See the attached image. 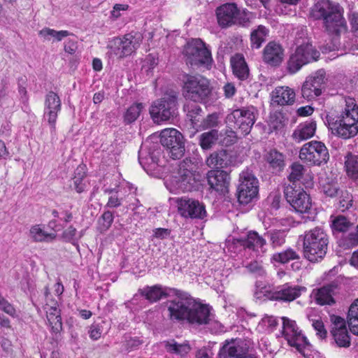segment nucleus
Here are the masks:
<instances>
[{
  "label": "nucleus",
  "instance_id": "nucleus-4",
  "mask_svg": "<svg viewBox=\"0 0 358 358\" xmlns=\"http://www.w3.org/2000/svg\"><path fill=\"white\" fill-rule=\"evenodd\" d=\"M181 80L182 94L185 99L194 103H209L216 99L209 80L201 75L184 74Z\"/></svg>",
  "mask_w": 358,
  "mask_h": 358
},
{
  "label": "nucleus",
  "instance_id": "nucleus-12",
  "mask_svg": "<svg viewBox=\"0 0 358 358\" xmlns=\"http://www.w3.org/2000/svg\"><path fill=\"white\" fill-rule=\"evenodd\" d=\"M299 158L307 164L320 166L327 163L329 153L324 143L311 141L301 147Z\"/></svg>",
  "mask_w": 358,
  "mask_h": 358
},
{
  "label": "nucleus",
  "instance_id": "nucleus-25",
  "mask_svg": "<svg viewBox=\"0 0 358 358\" xmlns=\"http://www.w3.org/2000/svg\"><path fill=\"white\" fill-rule=\"evenodd\" d=\"M295 92L287 86L276 87L271 93V104L273 106L292 105L295 101Z\"/></svg>",
  "mask_w": 358,
  "mask_h": 358
},
{
  "label": "nucleus",
  "instance_id": "nucleus-7",
  "mask_svg": "<svg viewBox=\"0 0 358 358\" xmlns=\"http://www.w3.org/2000/svg\"><path fill=\"white\" fill-rule=\"evenodd\" d=\"M217 20L222 28L234 25L248 27L250 24L251 13L245 10H240L234 3H224L215 10Z\"/></svg>",
  "mask_w": 358,
  "mask_h": 358
},
{
  "label": "nucleus",
  "instance_id": "nucleus-16",
  "mask_svg": "<svg viewBox=\"0 0 358 358\" xmlns=\"http://www.w3.org/2000/svg\"><path fill=\"white\" fill-rule=\"evenodd\" d=\"M160 143L173 159H180L185 153L183 136L176 129H164L160 134Z\"/></svg>",
  "mask_w": 358,
  "mask_h": 358
},
{
  "label": "nucleus",
  "instance_id": "nucleus-49",
  "mask_svg": "<svg viewBox=\"0 0 358 358\" xmlns=\"http://www.w3.org/2000/svg\"><path fill=\"white\" fill-rule=\"evenodd\" d=\"M39 35L45 40H50L51 37L55 38L57 41H60L64 37L70 35L66 30L56 31L50 28H44L39 31Z\"/></svg>",
  "mask_w": 358,
  "mask_h": 358
},
{
  "label": "nucleus",
  "instance_id": "nucleus-20",
  "mask_svg": "<svg viewBox=\"0 0 358 358\" xmlns=\"http://www.w3.org/2000/svg\"><path fill=\"white\" fill-rule=\"evenodd\" d=\"M178 211L185 218L203 220L206 217L204 204L198 200L182 197L177 201Z\"/></svg>",
  "mask_w": 358,
  "mask_h": 358
},
{
  "label": "nucleus",
  "instance_id": "nucleus-39",
  "mask_svg": "<svg viewBox=\"0 0 358 358\" xmlns=\"http://www.w3.org/2000/svg\"><path fill=\"white\" fill-rule=\"evenodd\" d=\"M345 168L346 173L353 180L358 179V155L348 154L345 157Z\"/></svg>",
  "mask_w": 358,
  "mask_h": 358
},
{
  "label": "nucleus",
  "instance_id": "nucleus-1",
  "mask_svg": "<svg viewBox=\"0 0 358 358\" xmlns=\"http://www.w3.org/2000/svg\"><path fill=\"white\" fill-rule=\"evenodd\" d=\"M345 107L336 114L331 112L326 115V123L331 133L344 139L350 138L358 133V106L355 99L345 97Z\"/></svg>",
  "mask_w": 358,
  "mask_h": 358
},
{
  "label": "nucleus",
  "instance_id": "nucleus-17",
  "mask_svg": "<svg viewBox=\"0 0 358 358\" xmlns=\"http://www.w3.org/2000/svg\"><path fill=\"white\" fill-rule=\"evenodd\" d=\"M240 184L237 189V198L240 203L246 205L258 194V180L248 170L240 174Z\"/></svg>",
  "mask_w": 358,
  "mask_h": 358
},
{
  "label": "nucleus",
  "instance_id": "nucleus-43",
  "mask_svg": "<svg viewBox=\"0 0 358 358\" xmlns=\"http://www.w3.org/2000/svg\"><path fill=\"white\" fill-rule=\"evenodd\" d=\"M352 226V223L345 216L338 215L336 217L331 223L332 231L334 234L336 233H344L349 230Z\"/></svg>",
  "mask_w": 358,
  "mask_h": 358
},
{
  "label": "nucleus",
  "instance_id": "nucleus-64",
  "mask_svg": "<svg viewBox=\"0 0 358 358\" xmlns=\"http://www.w3.org/2000/svg\"><path fill=\"white\" fill-rule=\"evenodd\" d=\"M223 90H224V96L227 98H231L235 94V93L236 92V89L234 85L231 83H227L224 86Z\"/></svg>",
  "mask_w": 358,
  "mask_h": 358
},
{
  "label": "nucleus",
  "instance_id": "nucleus-57",
  "mask_svg": "<svg viewBox=\"0 0 358 358\" xmlns=\"http://www.w3.org/2000/svg\"><path fill=\"white\" fill-rule=\"evenodd\" d=\"M0 309L10 316H13L15 314V310L13 308V306L7 300H6L1 294Z\"/></svg>",
  "mask_w": 358,
  "mask_h": 358
},
{
  "label": "nucleus",
  "instance_id": "nucleus-8",
  "mask_svg": "<svg viewBox=\"0 0 358 358\" xmlns=\"http://www.w3.org/2000/svg\"><path fill=\"white\" fill-rule=\"evenodd\" d=\"M141 41L142 36L138 32L131 31L122 37H115L108 41L107 54L110 58L121 59L134 52Z\"/></svg>",
  "mask_w": 358,
  "mask_h": 358
},
{
  "label": "nucleus",
  "instance_id": "nucleus-11",
  "mask_svg": "<svg viewBox=\"0 0 358 358\" xmlns=\"http://www.w3.org/2000/svg\"><path fill=\"white\" fill-rule=\"evenodd\" d=\"M176 296L166 303L169 317L172 322H187L194 298L180 290H176Z\"/></svg>",
  "mask_w": 358,
  "mask_h": 358
},
{
  "label": "nucleus",
  "instance_id": "nucleus-9",
  "mask_svg": "<svg viewBox=\"0 0 358 358\" xmlns=\"http://www.w3.org/2000/svg\"><path fill=\"white\" fill-rule=\"evenodd\" d=\"M178 95L176 92H166L152 104L150 113L153 121L157 124L169 120L177 114Z\"/></svg>",
  "mask_w": 358,
  "mask_h": 358
},
{
  "label": "nucleus",
  "instance_id": "nucleus-3",
  "mask_svg": "<svg viewBox=\"0 0 358 358\" xmlns=\"http://www.w3.org/2000/svg\"><path fill=\"white\" fill-rule=\"evenodd\" d=\"M199 164V159L195 157H187L180 162L171 180L173 187L182 192L198 190L201 186Z\"/></svg>",
  "mask_w": 358,
  "mask_h": 358
},
{
  "label": "nucleus",
  "instance_id": "nucleus-24",
  "mask_svg": "<svg viewBox=\"0 0 358 358\" xmlns=\"http://www.w3.org/2000/svg\"><path fill=\"white\" fill-rule=\"evenodd\" d=\"M207 179L210 187L216 192L223 194L227 192L230 178L226 171H210L208 173Z\"/></svg>",
  "mask_w": 358,
  "mask_h": 358
},
{
  "label": "nucleus",
  "instance_id": "nucleus-31",
  "mask_svg": "<svg viewBox=\"0 0 358 358\" xmlns=\"http://www.w3.org/2000/svg\"><path fill=\"white\" fill-rule=\"evenodd\" d=\"M336 285L329 284L317 289L315 295V299L320 305H331L335 303L333 298L334 291L336 289Z\"/></svg>",
  "mask_w": 358,
  "mask_h": 358
},
{
  "label": "nucleus",
  "instance_id": "nucleus-37",
  "mask_svg": "<svg viewBox=\"0 0 358 358\" xmlns=\"http://www.w3.org/2000/svg\"><path fill=\"white\" fill-rule=\"evenodd\" d=\"M264 236L269 240L273 248H276L285 243L287 234L285 230L271 229L265 232Z\"/></svg>",
  "mask_w": 358,
  "mask_h": 358
},
{
  "label": "nucleus",
  "instance_id": "nucleus-42",
  "mask_svg": "<svg viewBox=\"0 0 358 358\" xmlns=\"http://www.w3.org/2000/svg\"><path fill=\"white\" fill-rule=\"evenodd\" d=\"M218 139V131L211 129L209 131L204 132L199 136V145L203 150H208L216 143Z\"/></svg>",
  "mask_w": 358,
  "mask_h": 358
},
{
  "label": "nucleus",
  "instance_id": "nucleus-50",
  "mask_svg": "<svg viewBox=\"0 0 358 358\" xmlns=\"http://www.w3.org/2000/svg\"><path fill=\"white\" fill-rule=\"evenodd\" d=\"M353 196L352 194L347 190H341L339 194L338 200V209L345 212L353 206Z\"/></svg>",
  "mask_w": 358,
  "mask_h": 358
},
{
  "label": "nucleus",
  "instance_id": "nucleus-40",
  "mask_svg": "<svg viewBox=\"0 0 358 358\" xmlns=\"http://www.w3.org/2000/svg\"><path fill=\"white\" fill-rule=\"evenodd\" d=\"M347 318L351 332L358 335V299L350 306Z\"/></svg>",
  "mask_w": 358,
  "mask_h": 358
},
{
  "label": "nucleus",
  "instance_id": "nucleus-6",
  "mask_svg": "<svg viewBox=\"0 0 358 358\" xmlns=\"http://www.w3.org/2000/svg\"><path fill=\"white\" fill-rule=\"evenodd\" d=\"M301 34L302 36L295 38L296 48L287 62V71L292 74L299 71L304 65L317 61L320 55V52L313 46L309 40L303 37L305 34Z\"/></svg>",
  "mask_w": 358,
  "mask_h": 358
},
{
  "label": "nucleus",
  "instance_id": "nucleus-21",
  "mask_svg": "<svg viewBox=\"0 0 358 358\" xmlns=\"http://www.w3.org/2000/svg\"><path fill=\"white\" fill-rule=\"evenodd\" d=\"M211 320L210 307L193 299L191 311L188 315L187 322L192 324H207Z\"/></svg>",
  "mask_w": 358,
  "mask_h": 358
},
{
  "label": "nucleus",
  "instance_id": "nucleus-30",
  "mask_svg": "<svg viewBox=\"0 0 358 358\" xmlns=\"http://www.w3.org/2000/svg\"><path fill=\"white\" fill-rule=\"evenodd\" d=\"M49 306L46 304L45 310L47 319L51 329L54 333H59L62 329V322L60 315V310L55 306Z\"/></svg>",
  "mask_w": 358,
  "mask_h": 358
},
{
  "label": "nucleus",
  "instance_id": "nucleus-28",
  "mask_svg": "<svg viewBox=\"0 0 358 358\" xmlns=\"http://www.w3.org/2000/svg\"><path fill=\"white\" fill-rule=\"evenodd\" d=\"M286 156L275 148L270 149L264 155V159L273 173L282 171L285 166Z\"/></svg>",
  "mask_w": 358,
  "mask_h": 358
},
{
  "label": "nucleus",
  "instance_id": "nucleus-60",
  "mask_svg": "<svg viewBox=\"0 0 358 358\" xmlns=\"http://www.w3.org/2000/svg\"><path fill=\"white\" fill-rule=\"evenodd\" d=\"M324 193L330 197H334L340 194L341 191L336 185H327L323 187Z\"/></svg>",
  "mask_w": 358,
  "mask_h": 358
},
{
  "label": "nucleus",
  "instance_id": "nucleus-61",
  "mask_svg": "<svg viewBox=\"0 0 358 358\" xmlns=\"http://www.w3.org/2000/svg\"><path fill=\"white\" fill-rule=\"evenodd\" d=\"M333 324L334 325L332 330H341V329H347L345 321L343 318L339 316H334L331 318Z\"/></svg>",
  "mask_w": 358,
  "mask_h": 358
},
{
  "label": "nucleus",
  "instance_id": "nucleus-23",
  "mask_svg": "<svg viewBox=\"0 0 358 358\" xmlns=\"http://www.w3.org/2000/svg\"><path fill=\"white\" fill-rule=\"evenodd\" d=\"M262 57L266 64L278 66L283 61L284 50L279 43L271 41L265 46Z\"/></svg>",
  "mask_w": 358,
  "mask_h": 358
},
{
  "label": "nucleus",
  "instance_id": "nucleus-52",
  "mask_svg": "<svg viewBox=\"0 0 358 358\" xmlns=\"http://www.w3.org/2000/svg\"><path fill=\"white\" fill-rule=\"evenodd\" d=\"M245 268L248 272L252 274L255 278H262L266 275V270L264 269L262 263L256 260L252 261L245 265Z\"/></svg>",
  "mask_w": 358,
  "mask_h": 358
},
{
  "label": "nucleus",
  "instance_id": "nucleus-35",
  "mask_svg": "<svg viewBox=\"0 0 358 358\" xmlns=\"http://www.w3.org/2000/svg\"><path fill=\"white\" fill-rule=\"evenodd\" d=\"M162 345L168 352L181 357L186 355L191 350L188 343H178L174 339L164 341Z\"/></svg>",
  "mask_w": 358,
  "mask_h": 358
},
{
  "label": "nucleus",
  "instance_id": "nucleus-26",
  "mask_svg": "<svg viewBox=\"0 0 358 358\" xmlns=\"http://www.w3.org/2000/svg\"><path fill=\"white\" fill-rule=\"evenodd\" d=\"M305 287L299 285H289L285 284L278 288V290L272 294L271 299L276 301H282L284 302H290L301 294V291H304Z\"/></svg>",
  "mask_w": 358,
  "mask_h": 358
},
{
  "label": "nucleus",
  "instance_id": "nucleus-58",
  "mask_svg": "<svg viewBox=\"0 0 358 358\" xmlns=\"http://www.w3.org/2000/svg\"><path fill=\"white\" fill-rule=\"evenodd\" d=\"M89 335L91 339L96 341L98 340L102 334V328L99 324H92L89 329Z\"/></svg>",
  "mask_w": 358,
  "mask_h": 358
},
{
  "label": "nucleus",
  "instance_id": "nucleus-22",
  "mask_svg": "<svg viewBox=\"0 0 358 358\" xmlns=\"http://www.w3.org/2000/svg\"><path fill=\"white\" fill-rule=\"evenodd\" d=\"M142 145L138 151V162L145 169H154L159 162L161 149L157 144H152L148 148Z\"/></svg>",
  "mask_w": 358,
  "mask_h": 358
},
{
  "label": "nucleus",
  "instance_id": "nucleus-34",
  "mask_svg": "<svg viewBox=\"0 0 358 358\" xmlns=\"http://www.w3.org/2000/svg\"><path fill=\"white\" fill-rule=\"evenodd\" d=\"M206 163L210 168L219 170L227 167L229 163L228 155L226 150L215 151L206 159Z\"/></svg>",
  "mask_w": 358,
  "mask_h": 358
},
{
  "label": "nucleus",
  "instance_id": "nucleus-55",
  "mask_svg": "<svg viewBox=\"0 0 358 358\" xmlns=\"http://www.w3.org/2000/svg\"><path fill=\"white\" fill-rule=\"evenodd\" d=\"M205 129L213 128L218 124V115L215 113L208 115L202 122Z\"/></svg>",
  "mask_w": 358,
  "mask_h": 358
},
{
  "label": "nucleus",
  "instance_id": "nucleus-14",
  "mask_svg": "<svg viewBox=\"0 0 358 358\" xmlns=\"http://www.w3.org/2000/svg\"><path fill=\"white\" fill-rule=\"evenodd\" d=\"M284 194L287 201L296 212L309 215L315 214L310 195L301 186L288 185L284 188Z\"/></svg>",
  "mask_w": 358,
  "mask_h": 358
},
{
  "label": "nucleus",
  "instance_id": "nucleus-32",
  "mask_svg": "<svg viewBox=\"0 0 358 358\" xmlns=\"http://www.w3.org/2000/svg\"><path fill=\"white\" fill-rule=\"evenodd\" d=\"M231 64L234 74L240 80H245L249 76V69L243 56L236 54L231 59Z\"/></svg>",
  "mask_w": 358,
  "mask_h": 358
},
{
  "label": "nucleus",
  "instance_id": "nucleus-46",
  "mask_svg": "<svg viewBox=\"0 0 358 358\" xmlns=\"http://www.w3.org/2000/svg\"><path fill=\"white\" fill-rule=\"evenodd\" d=\"M331 334L337 346L340 348H348L350 346V337L347 329L331 330Z\"/></svg>",
  "mask_w": 358,
  "mask_h": 358
},
{
  "label": "nucleus",
  "instance_id": "nucleus-44",
  "mask_svg": "<svg viewBox=\"0 0 358 358\" xmlns=\"http://www.w3.org/2000/svg\"><path fill=\"white\" fill-rule=\"evenodd\" d=\"M299 255L292 248L273 255L271 261L280 264H286L291 260L299 259Z\"/></svg>",
  "mask_w": 358,
  "mask_h": 358
},
{
  "label": "nucleus",
  "instance_id": "nucleus-62",
  "mask_svg": "<svg viewBox=\"0 0 358 358\" xmlns=\"http://www.w3.org/2000/svg\"><path fill=\"white\" fill-rule=\"evenodd\" d=\"M170 235V230L164 228H157L154 230L153 236L159 238L164 239Z\"/></svg>",
  "mask_w": 358,
  "mask_h": 358
},
{
  "label": "nucleus",
  "instance_id": "nucleus-19",
  "mask_svg": "<svg viewBox=\"0 0 358 358\" xmlns=\"http://www.w3.org/2000/svg\"><path fill=\"white\" fill-rule=\"evenodd\" d=\"M62 109L59 96L55 92H49L45 98L43 120L50 127V133L55 134L58 113Z\"/></svg>",
  "mask_w": 358,
  "mask_h": 358
},
{
  "label": "nucleus",
  "instance_id": "nucleus-5",
  "mask_svg": "<svg viewBox=\"0 0 358 358\" xmlns=\"http://www.w3.org/2000/svg\"><path fill=\"white\" fill-rule=\"evenodd\" d=\"M329 245V236L324 229L317 227L306 231L303 236V252L311 262L321 261L325 257Z\"/></svg>",
  "mask_w": 358,
  "mask_h": 358
},
{
  "label": "nucleus",
  "instance_id": "nucleus-45",
  "mask_svg": "<svg viewBox=\"0 0 358 358\" xmlns=\"http://www.w3.org/2000/svg\"><path fill=\"white\" fill-rule=\"evenodd\" d=\"M184 110L192 124L196 126L201 116L202 109L201 106L194 103H189L184 106Z\"/></svg>",
  "mask_w": 358,
  "mask_h": 358
},
{
  "label": "nucleus",
  "instance_id": "nucleus-27",
  "mask_svg": "<svg viewBox=\"0 0 358 358\" xmlns=\"http://www.w3.org/2000/svg\"><path fill=\"white\" fill-rule=\"evenodd\" d=\"M241 245L244 248L252 250L259 253H265L266 252V238L260 236L257 232L251 231L248 232L245 238L239 240Z\"/></svg>",
  "mask_w": 358,
  "mask_h": 358
},
{
  "label": "nucleus",
  "instance_id": "nucleus-29",
  "mask_svg": "<svg viewBox=\"0 0 358 358\" xmlns=\"http://www.w3.org/2000/svg\"><path fill=\"white\" fill-rule=\"evenodd\" d=\"M316 130V122L313 120L306 121L300 124L294 130L292 137L297 141L307 140L314 136Z\"/></svg>",
  "mask_w": 358,
  "mask_h": 358
},
{
  "label": "nucleus",
  "instance_id": "nucleus-63",
  "mask_svg": "<svg viewBox=\"0 0 358 358\" xmlns=\"http://www.w3.org/2000/svg\"><path fill=\"white\" fill-rule=\"evenodd\" d=\"M262 322L267 325L271 330L274 329L278 322L277 319L273 316H266L262 319Z\"/></svg>",
  "mask_w": 358,
  "mask_h": 358
},
{
  "label": "nucleus",
  "instance_id": "nucleus-38",
  "mask_svg": "<svg viewBox=\"0 0 358 358\" xmlns=\"http://www.w3.org/2000/svg\"><path fill=\"white\" fill-rule=\"evenodd\" d=\"M139 292L142 296H144L150 302H156L163 296H166L162 290V286L158 285L152 287L148 286L142 289H139Z\"/></svg>",
  "mask_w": 358,
  "mask_h": 358
},
{
  "label": "nucleus",
  "instance_id": "nucleus-36",
  "mask_svg": "<svg viewBox=\"0 0 358 358\" xmlns=\"http://www.w3.org/2000/svg\"><path fill=\"white\" fill-rule=\"evenodd\" d=\"M268 34V29L263 25H259L257 29L252 30L250 34L251 48L252 49H259L266 41Z\"/></svg>",
  "mask_w": 358,
  "mask_h": 358
},
{
  "label": "nucleus",
  "instance_id": "nucleus-15",
  "mask_svg": "<svg viewBox=\"0 0 358 358\" xmlns=\"http://www.w3.org/2000/svg\"><path fill=\"white\" fill-rule=\"evenodd\" d=\"M255 112L253 106L236 109L227 115V122L240 132V135L245 136L250 132L255 122Z\"/></svg>",
  "mask_w": 358,
  "mask_h": 358
},
{
  "label": "nucleus",
  "instance_id": "nucleus-33",
  "mask_svg": "<svg viewBox=\"0 0 358 358\" xmlns=\"http://www.w3.org/2000/svg\"><path fill=\"white\" fill-rule=\"evenodd\" d=\"M250 355H245L243 348L236 346L234 341H226L219 352L218 358H248Z\"/></svg>",
  "mask_w": 358,
  "mask_h": 358
},
{
  "label": "nucleus",
  "instance_id": "nucleus-13",
  "mask_svg": "<svg viewBox=\"0 0 358 358\" xmlns=\"http://www.w3.org/2000/svg\"><path fill=\"white\" fill-rule=\"evenodd\" d=\"M281 320L282 321L281 331L282 336L290 346L294 347L305 357L309 358L310 355H306L305 350L310 345L307 338L302 334L296 322L286 317H282Z\"/></svg>",
  "mask_w": 358,
  "mask_h": 358
},
{
  "label": "nucleus",
  "instance_id": "nucleus-54",
  "mask_svg": "<svg viewBox=\"0 0 358 358\" xmlns=\"http://www.w3.org/2000/svg\"><path fill=\"white\" fill-rule=\"evenodd\" d=\"M345 245L350 248L358 245V224L356 227L355 231H352L345 238Z\"/></svg>",
  "mask_w": 358,
  "mask_h": 358
},
{
  "label": "nucleus",
  "instance_id": "nucleus-51",
  "mask_svg": "<svg viewBox=\"0 0 358 358\" xmlns=\"http://www.w3.org/2000/svg\"><path fill=\"white\" fill-rule=\"evenodd\" d=\"M114 220L112 212L105 211L98 220V229L101 233L106 232L111 227Z\"/></svg>",
  "mask_w": 358,
  "mask_h": 358
},
{
  "label": "nucleus",
  "instance_id": "nucleus-47",
  "mask_svg": "<svg viewBox=\"0 0 358 358\" xmlns=\"http://www.w3.org/2000/svg\"><path fill=\"white\" fill-rule=\"evenodd\" d=\"M30 236L34 241L42 242L53 240L56 238L55 234H49L43 230L39 225H35L30 229Z\"/></svg>",
  "mask_w": 358,
  "mask_h": 358
},
{
  "label": "nucleus",
  "instance_id": "nucleus-18",
  "mask_svg": "<svg viewBox=\"0 0 358 358\" xmlns=\"http://www.w3.org/2000/svg\"><path fill=\"white\" fill-rule=\"evenodd\" d=\"M326 73L320 69L306 78L301 86V93L303 99L312 101L322 94L324 88Z\"/></svg>",
  "mask_w": 358,
  "mask_h": 358
},
{
  "label": "nucleus",
  "instance_id": "nucleus-48",
  "mask_svg": "<svg viewBox=\"0 0 358 358\" xmlns=\"http://www.w3.org/2000/svg\"><path fill=\"white\" fill-rule=\"evenodd\" d=\"M291 171L288 176L289 184L293 186H300L299 182L303 175L304 167L303 165L294 163L290 166Z\"/></svg>",
  "mask_w": 358,
  "mask_h": 358
},
{
  "label": "nucleus",
  "instance_id": "nucleus-53",
  "mask_svg": "<svg viewBox=\"0 0 358 358\" xmlns=\"http://www.w3.org/2000/svg\"><path fill=\"white\" fill-rule=\"evenodd\" d=\"M76 229L71 225L63 231L62 238L66 242H70L74 244V243L78 240V238L76 237Z\"/></svg>",
  "mask_w": 358,
  "mask_h": 358
},
{
  "label": "nucleus",
  "instance_id": "nucleus-59",
  "mask_svg": "<svg viewBox=\"0 0 358 358\" xmlns=\"http://www.w3.org/2000/svg\"><path fill=\"white\" fill-rule=\"evenodd\" d=\"M313 327L317 331V335L321 338H324L327 336V332L324 329L323 322L321 320H317L313 322Z\"/></svg>",
  "mask_w": 358,
  "mask_h": 358
},
{
  "label": "nucleus",
  "instance_id": "nucleus-56",
  "mask_svg": "<svg viewBox=\"0 0 358 358\" xmlns=\"http://www.w3.org/2000/svg\"><path fill=\"white\" fill-rule=\"evenodd\" d=\"M237 134H240V132H237V131H234L232 129L227 130L225 132V136L222 140V143L226 146L233 145L236 142Z\"/></svg>",
  "mask_w": 358,
  "mask_h": 358
},
{
  "label": "nucleus",
  "instance_id": "nucleus-10",
  "mask_svg": "<svg viewBox=\"0 0 358 358\" xmlns=\"http://www.w3.org/2000/svg\"><path fill=\"white\" fill-rule=\"evenodd\" d=\"M183 54L187 64L190 66L211 65L213 59L210 51L199 38L192 39L184 48Z\"/></svg>",
  "mask_w": 358,
  "mask_h": 358
},
{
  "label": "nucleus",
  "instance_id": "nucleus-41",
  "mask_svg": "<svg viewBox=\"0 0 358 358\" xmlns=\"http://www.w3.org/2000/svg\"><path fill=\"white\" fill-rule=\"evenodd\" d=\"M143 108L144 105L142 103H133L127 109L124 114V122L126 124L134 122L139 117Z\"/></svg>",
  "mask_w": 358,
  "mask_h": 358
},
{
  "label": "nucleus",
  "instance_id": "nucleus-2",
  "mask_svg": "<svg viewBox=\"0 0 358 358\" xmlns=\"http://www.w3.org/2000/svg\"><path fill=\"white\" fill-rule=\"evenodd\" d=\"M343 13V9L339 3L331 0H320L311 9L312 17L315 20H322L325 30L335 36H339L347 29Z\"/></svg>",
  "mask_w": 358,
  "mask_h": 358
}]
</instances>
